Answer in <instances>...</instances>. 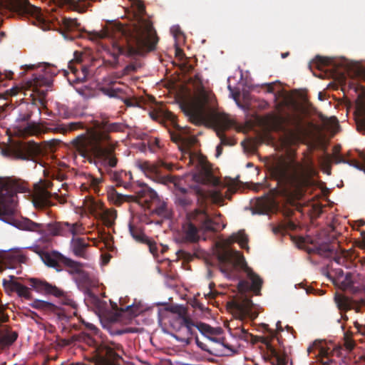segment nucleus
<instances>
[{"instance_id": "10", "label": "nucleus", "mask_w": 365, "mask_h": 365, "mask_svg": "<svg viewBox=\"0 0 365 365\" xmlns=\"http://www.w3.org/2000/svg\"><path fill=\"white\" fill-rule=\"evenodd\" d=\"M138 166L148 177L154 180L159 181L164 184L168 182L175 183V177L170 175L166 176L161 175V169L164 168L167 170H172L174 166L173 163H167L159 159L155 163H152L149 161L138 162Z\"/></svg>"}, {"instance_id": "18", "label": "nucleus", "mask_w": 365, "mask_h": 365, "mask_svg": "<svg viewBox=\"0 0 365 365\" xmlns=\"http://www.w3.org/2000/svg\"><path fill=\"white\" fill-rule=\"evenodd\" d=\"M312 244L314 245V247L309 250V253H317L325 257H332L334 261L338 264H344L346 262L345 257L341 253L337 252L336 247L334 243L316 241L312 242Z\"/></svg>"}, {"instance_id": "11", "label": "nucleus", "mask_w": 365, "mask_h": 365, "mask_svg": "<svg viewBox=\"0 0 365 365\" xmlns=\"http://www.w3.org/2000/svg\"><path fill=\"white\" fill-rule=\"evenodd\" d=\"M83 127L81 122H73L68 124L50 125L44 126L35 122L28 123L23 128L22 132L26 135H38L48 132L66 133Z\"/></svg>"}, {"instance_id": "61", "label": "nucleus", "mask_w": 365, "mask_h": 365, "mask_svg": "<svg viewBox=\"0 0 365 365\" xmlns=\"http://www.w3.org/2000/svg\"><path fill=\"white\" fill-rule=\"evenodd\" d=\"M354 326L359 332L365 335V324H360L359 322H355Z\"/></svg>"}, {"instance_id": "40", "label": "nucleus", "mask_w": 365, "mask_h": 365, "mask_svg": "<svg viewBox=\"0 0 365 365\" xmlns=\"http://www.w3.org/2000/svg\"><path fill=\"white\" fill-rule=\"evenodd\" d=\"M18 334L16 331H0V346H10L16 340Z\"/></svg>"}, {"instance_id": "3", "label": "nucleus", "mask_w": 365, "mask_h": 365, "mask_svg": "<svg viewBox=\"0 0 365 365\" xmlns=\"http://www.w3.org/2000/svg\"><path fill=\"white\" fill-rule=\"evenodd\" d=\"M299 167L297 175L291 173V165L285 160H279L271 167L270 175L276 182V186L271 189L274 195L282 196L289 203L301 198V187L307 184L311 168Z\"/></svg>"}, {"instance_id": "24", "label": "nucleus", "mask_w": 365, "mask_h": 365, "mask_svg": "<svg viewBox=\"0 0 365 365\" xmlns=\"http://www.w3.org/2000/svg\"><path fill=\"white\" fill-rule=\"evenodd\" d=\"M358 278V274L351 272H347L344 275V278L339 279L341 289L350 292L353 294L359 293L361 291H364L365 292V289L357 281Z\"/></svg>"}, {"instance_id": "29", "label": "nucleus", "mask_w": 365, "mask_h": 365, "mask_svg": "<svg viewBox=\"0 0 365 365\" xmlns=\"http://www.w3.org/2000/svg\"><path fill=\"white\" fill-rule=\"evenodd\" d=\"M11 280L7 281L6 279L3 280V284L6 285V284H9L10 289L11 291L15 292L19 297H24L26 299H31L32 294L30 292V289L19 282L14 281V276H10Z\"/></svg>"}, {"instance_id": "59", "label": "nucleus", "mask_w": 365, "mask_h": 365, "mask_svg": "<svg viewBox=\"0 0 365 365\" xmlns=\"http://www.w3.org/2000/svg\"><path fill=\"white\" fill-rule=\"evenodd\" d=\"M63 304L66 305L71 306L72 308H73L75 309L77 308V304H76V302H74L73 299H69V298H65L63 299Z\"/></svg>"}, {"instance_id": "42", "label": "nucleus", "mask_w": 365, "mask_h": 365, "mask_svg": "<svg viewBox=\"0 0 365 365\" xmlns=\"http://www.w3.org/2000/svg\"><path fill=\"white\" fill-rule=\"evenodd\" d=\"M129 231L131 236L138 242L145 243L148 237L144 234V232L139 228L134 225H129Z\"/></svg>"}, {"instance_id": "34", "label": "nucleus", "mask_w": 365, "mask_h": 365, "mask_svg": "<svg viewBox=\"0 0 365 365\" xmlns=\"http://www.w3.org/2000/svg\"><path fill=\"white\" fill-rule=\"evenodd\" d=\"M182 239L185 242L195 243L198 242L200 236L198 229L192 223L190 222L184 227Z\"/></svg>"}, {"instance_id": "17", "label": "nucleus", "mask_w": 365, "mask_h": 365, "mask_svg": "<svg viewBox=\"0 0 365 365\" xmlns=\"http://www.w3.org/2000/svg\"><path fill=\"white\" fill-rule=\"evenodd\" d=\"M150 116L155 120H158L160 118L170 120L173 124V128L176 130V132L169 131L171 140L176 143H184L185 142V138L182 135L185 133V128L177 124L175 115L173 113L160 108L158 110L150 112Z\"/></svg>"}, {"instance_id": "32", "label": "nucleus", "mask_w": 365, "mask_h": 365, "mask_svg": "<svg viewBox=\"0 0 365 365\" xmlns=\"http://www.w3.org/2000/svg\"><path fill=\"white\" fill-rule=\"evenodd\" d=\"M179 323L181 329L185 331L187 339H190L196 334V323L185 314H179Z\"/></svg>"}, {"instance_id": "20", "label": "nucleus", "mask_w": 365, "mask_h": 365, "mask_svg": "<svg viewBox=\"0 0 365 365\" xmlns=\"http://www.w3.org/2000/svg\"><path fill=\"white\" fill-rule=\"evenodd\" d=\"M28 283L38 293L51 294L58 297L63 295V292L61 289L58 288L56 286L47 282L46 280L38 278H29L28 279Z\"/></svg>"}, {"instance_id": "48", "label": "nucleus", "mask_w": 365, "mask_h": 365, "mask_svg": "<svg viewBox=\"0 0 365 365\" xmlns=\"http://www.w3.org/2000/svg\"><path fill=\"white\" fill-rule=\"evenodd\" d=\"M277 83L279 84V82L276 81V82H272V83H265V84L262 85L263 87H265L267 88V93H273L274 94V101L275 103L277 102L279 98L282 95V91H279L278 92H274V87H275Z\"/></svg>"}, {"instance_id": "1", "label": "nucleus", "mask_w": 365, "mask_h": 365, "mask_svg": "<svg viewBox=\"0 0 365 365\" xmlns=\"http://www.w3.org/2000/svg\"><path fill=\"white\" fill-rule=\"evenodd\" d=\"M63 24L68 31L78 30L86 32L88 38L93 41L110 38L112 55L115 58L120 55L132 56L153 51L159 41L152 23L142 17L136 24L130 26H125L120 23L109 24L101 31L81 30V24L76 19H64Z\"/></svg>"}, {"instance_id": "47", "label": "nucleus", "mask_w": 365, "mask_h": 365, "mask_svg": "<svg viewBox=\"0 0 365 365\" xmlns=\"http://www.w3.org/2000/svg\"><path fill=\"white\" fill-rule=\"evenodd\" d=\"M349 63H350V61H348ZM351 63H353L354 65H355L357 68L359 69V73H356V74H346V77L344 78V79L343 80H341L339 81V79L337 78H334L335 80L338 81L340 83H347V81H350L351 79L355 78V77H362L365 75V71L362 69V68L361 66H359L358 64L355 63H353V62H351Z\"/></svg>"}, {"instance_id": "46", "label": "nucleus", "mask_w": 365, "mask_h": 365, "mask_svg": "<svg viewBox=\"0 0 365 365\" xmlns=\"http://www.w3.org/2000/svg\"><path fill=\"white\" fill-rule=\"evenodd\" d=\"M9 258L16 263H26L28 257L21 250H17L12 252L9 254Z\"/></svg>"}, {"instance_id": "38", "label": "nucleus", "mask_w": 365, "mask_h": 365, "mask_svg": "<svg viewBox=\"0 0 365 365\" xmlns=\"http://www.w3.org/2000/svg\"><path fill=\"white\" fill-rule=\"evenodd\" d=\"M214 123L216 132L219 130L220 133H224L233 125L232 120L226 115L216 116L214 119Z\"/></svg>"}, {"instance_id": "50", "label": "nucleus", "mask_w": 365, "mask_h": 365, "mask_svg": "<svg viewBox=\"0 0 365 365\" xmlns=\"http://www.w3.org/2000/svg\"><path fill=\"white\" fill-rule=\"evenodd\" d=\"M150 152L156 153L160 148V140L158 138H150L148 141Z\"/></svg>"}, {"instance_id": "44", "label": "nucleus", "mask_w": 365, "mask_h": 365, "mask_svg": "<svg viewBox=\"0 0 365 365\" xmlns=\"http://www.w3.org/2000/svg\"><path fill=\"white\" fill-rule=\"evenodd\" d=\"M86 180L85 184H87L96 193H98L100 190L99 185L102 182V178H96L93 175L88 174L86 176Z\"/></svg>"}, {"instance_id": "45", "label": "nucleus", "mask_w": 365, "mask_h": 365, "mask_svg": "<svg viewBox=\"0 0 365 365\" xmlns=\"http://www.w3.org/2000/svg\"><path fill=\"white\" fill-rule=\"evenodd\" d=\"M32 81L33 82H31V86L34 87V89L37 88L38 86H49L51 84V79L43 75L36 76Z\"/></svg>"}, {"instance_id": "19", "label": "nucleus", "mask_w": 365, "mask_h": 365, "mask_svg": "<svg viewBox=\"0 0 365 365\" xmlns=\"http://www.w3.org/2000/svg\"><path fill=\"white\" fill-rule=\"evenodd\" d=\"M334 301L338 309L344 312L354 310L356 312H360L361 308L365 307V297L356 299L341 294H336Z\"/></svg>"}, {"instance_id": "13", "label": "nucleus", "mask_w": 365, "mask_h": 365, "mask_svg": "<svg viewBox=\"0 0 365 365\" xmlns=\"http://www.w3.org/2000/svg\"><path fill=\"white\" fill-rule=\"evenodd\" d=\"M348 83L350 88L357 94L354 113L356 129L362 134H365V87L354 83Z\"/></svg>"}, {"instance_id": "39", "label": "nucleus", "mask_w": 365, "mask_h": 365, "mask_svg": "<svg viewBox=\"0 0 365 365\" xmlns=\"http://www.w3.org/2000/svg\"><path fill=\"white\" fill-rule=\"evenodd\" d=\"M68 68L76 76L78 80L84 79L88 75V68L81 65L78 61H70L68 63Z\"/></svg>"}, {"instance_id": "54", "label": "nucleus", "mask_w": 365, "mask_h": 365, "mask_svg": "<svg viewBox=\"0 0 365 365\" xmlns=\"http://www.w3.org/2000/svg\"><path fill=\"white\" fill-rule=\"evenodd\" d=\"M133 6L135 8L140 15H144L145 13V7L140 0H133Z\"/></svg>"}, {"instance_id": "30", "label": "nucleus", "mask_w": 365, "mask_h": 365, "mask_svg": "<svg viewBox=\"0 0 365 365\" xmlns=\"http://www.w3.org/2000/svg\"><path fill=\"white\" fill-rule=\"evenodd\" d=\"M189 158V163L195 164L201 173L207 175L210 173L211 167L205 156L202 155L190 154Z\"/></svg>"}, {"instance_id": "51", "label": "nucleus", "mask_w": 365, "mask_h": 365, "mask_svg": "<svg viewBox=\"0 0 365 365\" xmlns=\"http://www.w3.org/2000/svg\"><path fill=\"white\" fill-rule=\"evenodd\" d=\"M296 227H297V226L294 224V222H293L292 221H288L285 225H280L277 227H274L273 229V232L274 233H281L286 229L294 230L296 229Z\"/></svg>"}, {"instance_id": "53", "label": "nucleus", "mask_w": 365, "mask_h": 365, "mask_svg": "<svg viewBox=\"0 0 365 365\" xmlns=\"http://www.w3.org/2000/svg\"><path fill=\"white\" fill-rule=\"evenodd\" d=\"M235 333L237 334L238 336L240 339H244L246 341H249L252 340L254 336L252 334H250L247 330L243 328H237L235 330Z\"/></svg>"}, {"instance_id": "49", "label": "nucleus", "mask_w": 365, "mask_h": 365, "mask_svg": "<svg viewBox=\"0 0 365 365\" xmlns=\"http://www.w3.org/2000/svg\"><path fill=\"white\" fill-rule=\"evenodd\" d=\"M31 107H34V106L26 105L25 111L19 113V117L17 118V120L21 122L28 121L31 118L33 113L32 110L30 109Z\"/></svg>"}, {"instance_id": "14", "label": "nucleus", "mask_w": 365, "mask_h": 365, "mask_svg": "<svg viewBox=\"0 0 365 365\" xmlns=\"http://www.w3.org/2000/svg\"><path fill=\"white\" fill-rule=\"evenodd\" d=\"M52 185V182L49 180H41L39 183L34 185L32 201L36 207L43 208L53 205L52 197L57 198L58 195L56 192L52 194L48 191Z\"/></svg>"}, {"instance_id": "26", "label": "nucleus", "mask_w": 365, "mask_h": 365, "mask_svg": "<svg viewBox=\"0 0 365 365\" xmlns=\"http://www.w3.org/2000/svg\"><path fill=\"white\" fill-rule=\"evenodd\" d=\"M73 280L81 290L86 292L90 297L93 296L91 289L96 287L98 282L88 272L84 269L81 274L74 277Z\"/></svg>"}, {"instance_id": "6", "label": "nucleus", "mask_w": 365, "mask_h": 365, "mask_svg": "<svg viewBox=\"0 0 365 365\" xmlns=\"http://www.w3.org/2000/svg\"><path fill=\"white\" fill-rule=\"evenodd\" d=\"M29 192L27 184L17 179L0 178V220L6 222V218L13 215L18 192Z\"/></svg>"}, {"instance_id": "9", "label": "nucleus", "mask_w": 365, "mask_h": 365, "mask_svg": "<svg viewBox=\"0 0 365 365\" xmlns=\"http://www.w3.org/2000/svg\"><path fill=\"white\" fill-rule=\"evenodd\" d=\"M1 152L4 156L14 160L36 162L42 150L39 145L33 141L27 143L14 141L1 148Z\"/></svg>"}, {"instance_id": "58", "label": "nucleus", "mask_w": 365, "mask_h": 365, "mask_svg": "<svg viewBox=\"0 0 365 365\" xmlns=\"http://www.w3.org/2000/svg\"><path fill=\"white\" fill-rule=\"evenodd\" d=\"M344 346L346 350L351 351L355 346V342L350 338H346L344 341Z\"/></svg>"}, {"instance_id": "7", "label": "nucleus", "mask_w": 365, "mask_h": 365, "mask_svg": "<svg viewBox=\"0 0 365 365\" xmlns=\"http://www.w3.org/2000/svg\"><path fill=\"white\" fill-rule=\"evenodd\" d=\"M16 227L22 230L36 232L41 235L51 236L67 237L69 235H76L81 230V225L78 223L54 222L47 224L37 223L28 218H23L16 223Z\"/></svg>"}, {"instance_id": "31", "label": "nucleus", "mask_w": 365, "mask_h": 365, "mask_svg": "<svg viewBox=\"0 0 365 365\" xmlns=\"http://www.w3.org/2000/svg\"><path fill=\"white\" fill-rule=\"evenodd\" d=\"M235 242H237L242 249L246 250L247 251L250 249L247 245L248 237L244 230H240L237 233H233L224 241V245L226 247H229Z\"/></svg>"}, {"instance_id": "60", "label": "nucleus", "mask_w": 365, "mask_h": 365, "mask_svg": "<svg viewBox=\"0 0 365 365\" xmlns=\"http://www.w3.org/2000/svg\"><path fill=\"white\" fill-rule=\"evenodd\" d=\"M339 162L346 163L349 164L350 165H352L358 169H361L360 165L356 160H344L340 157V160H339Z\"/></svg>"}, {"instance_id": "41", "label": "nucleus", "mask_w": 365, "mask_h": 365, "mask_svg": "<svg viewBox=\"0 0 365 365\" xmlns=\"http://www.w3.org/2000/svg\"><path fill=\"white\" fill-rule=\"evenodd\" d=\"M151 209L159 216L169 217L170 215V212L167 207V204L165 202H160L159 198L158 201H155V203L153 205Z\"/></svg>"}, {"instance_id": "23", "label": "nucleus", "mask_w": 365, "mask_h": 365, "mask_svg": "<svg viewBox=\"0 0 365 365\" xmlns=\"http://www.w3.org/2000/svg\"><path fill=\"white\" fill-rule=\"evenodd\" d=\"M134 196L135 197L134 202L145 204L148 208H152L153 205H154L155 201H158L159 198L156 192L147 185L140 186L135 191V195Z\"/></svg>"}, {"instance_id": "35", "label": "nucleus", "mask_w": 365, "mask_h": 365, "mask_svg": "<svg viewBox=\"0 0 365 365\" xmlns=\"http://www.w3.org/2000/svg\"><path fill=\"white\" fill-rule=\"evenodd\" d=\"M71 247L74 255L77 257L86 258V250L88 247V244L84 238L78 237L73 239Z\"/></svg>"}, {"instance_id": "4", "label": "nucleus", "mask_w": 365, "mask_h": 365, "mask_svg": "<svg viewBox=\"0 0 365 365\" xmlns=\"http://www.w3.org/2000/svg\"><path fill=\"white\" fill-rule=\"evenodd\" d=\"M217 258L220 269L224 274H230L236 268L244 270L252 282L250 291L256 295L260 294L262 279L247 266L244 256L240 252L225 247L217 254Z\"/></svg>"}, {"instance_id": "27", "label": "nucleus", "mask_w": 365, "mask_h": 365, "mask_svg": "<svg viewBox=\"0 0 365 365\" xmlns=\"http://www.w3.org/2000/svg\"><path fill=\"white\" fill-rule=\"evenodd\" d=\"M195 197V195L192 192H188L187 189L180 187L175 195V202L177 206L185 210L192 205Z\"/></svg>"}, {"instance_id": "43", "label": "nucleus", "mask_w": 365, "mask_h": 365, "mask_svg": "<svg viewBox=\"0 0 365 365\" xmlns=\"http://www.w3.org/2000/svg\"><path fill=\"white\" fill-rule=\"evenodd\" d=\"M271 352L274 358L277 365H287L288 364L289 357L285 352L277 351L274 349H272Z\"/></svg>"}, {"instance_id": "33", "label": "nucleus", "mask_w": 365, "mask_h": 365, "mask_svg": "<svg viewBox=\"0 0 365 365\" xmlns=\"http://www.w3.org/2000/svg\"><path fill=\"white\" fill-rule=\"evenodd\" d=\"M63 264L65 270L72 277V279L84 270L86 264L73 260L68 257H63Z\"/></svg>"}, {"instance_id": "25", "label": "nucleus", "mask_w": 365, "mask_h": 365, "mask_svg": "<svg viewBox=\"0 0 365 365\" xmlns=\"http://www.w3.org/2000/svg\"><path fill=\"white\" fill-rule=\"evenodd\" d=\"M30 250L37 253L41 257L43 263L49 267L55 268L57 271L61 270L58 260L63 262V257L61 254L57 252L51 253L39 250L38 247H29Z\"/></svg>"}, {"instance_id": "8", "label": "nucleus", "mask_w": 365, "mask_h": 365, "mask_svg": "<svg viewBox=\"0 0 365 365\" xmlns=\"http://www.w3.org/2000/svg\"><path fill=\"white\" fill-rule=\"evenodd\" d=\"M312 66H315L321 73L315 74L320 78H332L339 81L344 79L346 74L359 73V69L353 63H349L346 59L334 61L332 58L317 56L312 61Z\"/></svg>"}, {"instance_id": "12", "label": "nucleus", "mask_w": 365, "mask_h": 365, "mask_svg": "<svg viewBox=\"0 0 365 365\" xmlns=\"http://www.w3.org/2000/svg\"><path fill=\"white\" fill-rule=\"evenodd\" d=\"M209 101V93L205 90H202L195 103L189 106L185 110L186 115L192 123L201 125L204 123Z\"/></svg>"}, {"instance_id": "2", "label": "nucleus", "mask_w": 365, "mask_h": 365, "mask_svg": "<svg viewBox=\"0 0 365 365\" xmlns=\"http://www.w3.org/2000/svg\"><path fill=\"white\" fill-rule=\"evenodd\" d=\"M121 123H111L107 118L96 120L94 128L78 135L71 141L73 149L83 158H95L103 165L115 168L118 163L115 148L118 142L113 140L110 133L123 132Z\"/></svg>"}, {"instance_id": "22", "label": "nucleus", "mask_w": 365, "mask_h": 365, "mask_svg": "<svg viewBox=\"0 0 365 365\" xmlns=\"http://www.w3.org/2000/svg\"><path fill=\"white\" fill-rule=\"evenodd\" d=\"M190 220H196L202 224V227L206 231L216 232L218 223L215 222L209 217L205 208L195 209L187 215Z\"/></svg>"}, {"instance_id": "63", "label": "nucleus", "mask_w": 365, "mask_h": 365, "mask_svg": "<svg viewBox=\"0 0 365 365\" xmlns=\"http://www.w3.org/2000/svg\"><path fill=\"white\" fill-rule=\"evenodd\" d=\"M26 316L31 317V319H36L38 317V315L35 312H33L30 309L27 310L26 313L25 314Z\"/></svg>"}, {"instance_id": "28", "label": "nucleus", "mask_w": 365, "mask_h": 365, "mask_svg": "<svg viewBox=\"0 0 365 365\" xmlns=\"http://www.w3.org/2000/svg\"><path fill=\"white\" fill-rule=\"evenodd\" d=\"M233 307L240 318L253 317V302L249 297H245L241 300L234 302Z\"/></svg>"}, {"instance_id": "36", "label": "nucleus", "mask_w": 365, "mask_h": 365, "mask_svg": "<svg viewBox=\"0 0 365 365\" xmlns=\"http://www.w3.org/2000/svg\"><path fill=\"white\" fill-rule=\"evenodd\" d=\"M108 199L115 205L120 206L124 202H134L135 197L132 195H123L113 190L109 192Z\"/></svg>"}, {"instance_id": "15", "label": "nucleus", "mask_w": 365, "mask_h": 365, "mask_svg": "<svg viewBox=\"0 0 365 365\" xmlns=\"http://www.w3.org/2000/svg\"><path fill=\"white\" fill-rule=\"evenodd\" d=\"M5 4L8 9L19 16H31L38 21H43L41 9L31 4L29 0H5Z\"/></svg>"}, {"instance_id": "62", "label": "nucleus", "mask_w": 365, "mask_h": 365, "mask_svg": "<svg viewBox=\"0 0 365 365\" xmlns=\"http://www.w3.org/2000/svg\"><path fill=\"white\" fill-rule=\"evenodd\" d=\"M136 71V66L134 64H129L125 66L124 68L125 73H128L130 72H135Z\"/></svg>"}, {"instance_id": "52", "label": "nucleus", "mask_w": 365, "mask_h": 365, "mask_svg": "<svg viewBox=\"0 0 365 365\" xmlns=\"http://www.w3.org/2000/svg\"><path fill=\"white\" fill-rule=\"evenodd\" d=\"M217 135L220 139V145H233L235 144L234 140L227 138L224 133H220V131H217Z\"/></svg>"}, {"instance_id": "16", "label": "nucleus", "mask_w": 365, "mask_h": 365, "mask_svg": "<svg viewBox=\"0 0 365 365\" xmlns=\"http://www.w3.org/2000/svg\"><path fill=\"white\" fill-rule=\"evenodd\" d=\"M196 329L199 330L200 333H202L203 335H205L207 340L209 341L210 344H207L199 340V339L196 336L195 337V341L198 347H200L201 349L206 351L212 354L217 355V349L213 347V343H216L220 344L222 346H226V345L224 344V338H216L214 336H211L214 334H215V331L214 328L211 327L210 325L202 323V322H197L196 323Z\"/></svg>"}, {"instance_id": "57", "label": "nucleus", "mask_w": 365, "mask_h": 365, "mask_svg": "<svg viewBox=\"0 0 365 365\" xmlns=\"http://www.w3.org/2000/svg\"><path fill=\"white\" fill-rule=\"evenodd\" d=\"M120 311L124 312L126 311L129 312L130 314L137 316L140 312L139 309L138 307H134L133 305L127 306L125 309L121 308Z\"/></svg>"}, {"instance_id": "5", "label": "nucleus", "mask_w": 365, "mask_h": 365, "mask_svg": "<svg viewBox=\"0 0 365 365\" xmlns=\"http://www.w3.org/2000/svg\"><path fill=\"white\" fill-rule=\"evenodd\" d=\"M265 120L272 130L283 133L291 143L301 141L305 134L303 119L299 115L269 113Z\"/></svg>"}, {"instance_id": "21", "label": "nucleus", "mask_w": 365, "mask_h": 365, "mask_svg": "<svg viewBox=\"0 0 365 365\" xmlns=\"http://www.w3.org/2000/svg\"><path fill=\"white\" fill-rule=\"evenodd\" d=\"M91 211L98 215L103 223L108 227H110L114 225V222L117 217V211L114 209H106L101 202L94 200L91 202Z\"/></svg>"}, {"instance_id": "55", "label": "nucleus", "mask_w": 365, "mask_h": 365, "mask_svg": "<svg viewBox=\"0 0 365 365\" xmlns=\"http://www.w3.org/2000/svg\"><path fill=\"white\" fill-rule=\"evenodd\" d=\"M237 289L241 293H245L250 290V284L245 280H240L237 284Z\"/></svg>"}, {"instance_id": "64", "label": "nucleus", "mask_w": 365, "mask_h": 365, "mask_svg": "<svg viewBox=\"0 0 365 365\" xmlns=\"http://www.w3.org/2000/svg\"><path fill=\"white\" fill-rule=\"evenodd\" d=\"M178 254H179L180 257H183L185 259H188L189 258L191 257L190 254L187 252H185V251H184V250H180L178 252Z\"/></svg>"}, {"instance_id": "37", "label": "nucleus", "mask_w": 365, "mask_h": 365, "mask_svg": "<svg viewBox=\"0 0 365 365\" xmlns=\"http://www.w3.org/2000/svg\"><path fill=\"white\" fill-rule=\"evenodd\" d=\"M29 305L34 309L47 312L57 313L58 311V307L56 305L40 299L34 300Z\"/></svg>"}, {"instance_id": "56", "label": "nucleus", "mask_w": 365, "mask_h": 365, "mask_svg": "<svg viewBox=\"0 0 365 365\" xmlns=\"http://www.w3.org/2000/svg\"><path fill=\"white\" fill-rule=\"evenodd\" d=\"M145 243L148 245L149 250L153 254V255L158 256V249L156 243L154 241L150 240L149 238L145 241Z\"/></svg>"}]
</instances>
